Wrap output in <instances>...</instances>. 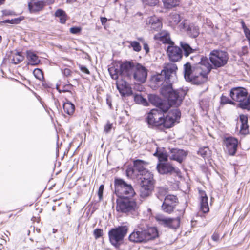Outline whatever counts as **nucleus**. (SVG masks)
Wrapping results in <instances>:
<instances>
[{
  "instance_id": "1",
  "label": "nucleus",
  "mask_w": 250,
  "mask_h": 250,
  "mask_svg": "<svg viewBox=\"0 0 250 250\" xmlns=\"http://www.w3.org/2000/svg\"><path fill=\"white\" fill-rule=\"evenodd\" d=\"M195 61L200 62L193 67L189 62L184 65V75L186 81L195 84H201L207 81V76L212 68L208 58L197 55L191 57Z\"/></svg>"
},
{
  "instance_id": "2",
  "label": "nucleus",
  "mask_w": 250,
  "mask_h": 250,
  "mask_svg": "<svg viewBox=\"0 0 250 250\" xmlns=\"http://www.w3.org/2000/svg\"><path fill=\"white\" fill-rule=\"evenodd\" d=\"M158 236L157 229L154 227H148L144 222L136 226L129 235L128 239L132 242L141 243L154 239Z\"/></svg>"
},
{
  "instance_id": "3",
  "label": "nucleus",
  "mask_w": 250,
  "mask_h": 250,
  "mask_svg": "<svg viewBox=\"0 0 250 250\" xmlns=\"http://www.w3.org/2000/svg\"><path fill=\"white\" fill-rule=\"evenodd\" d=\"M229 95L233 101L238 103V107L250 111V93L248 94L247 89L242 87H233L230 90Z\"/></svg>"
},
{
  "instance_id": "4",
  "label": "nucleus",
  "mask_w": 250,
  "mask_h": 250,
  "mask_svg": "<svg viewBox=\"0 0 250 250\" xmlns=\"http://www.w3.org/2000/svg\"><path fill=\"white\" fill-rule=\"evenodd\" d=\"M116 203L117 211L131 215L133 217L138 215V207L133 197L119 198L116 200Z\"/></svg>"
},
{
  "instance_id": "5",
  "label": "nucleus",
  "mask_w": 250,
  "mask_h": 250,
  "mask_svg": "<svg viewBox=\"0 0 250 250\" xmlns=\"http://www.w3.org/2000/svg\"><path fill=\"white\" fill-rule=\"evenodd\" d=\"M114 187L115 193L119 198H132L136 195L132 185L122 179H115Z\"/></svg>"
},
{
  "instance_id": "6",
  "label": "nucleus",
  "mask_w": 250,
  "mask_h": 250,
  "mask_svg": "<svg viewBox=\"0 0 250 250\" xmlns=\"http://www.w3.org/2000/svg\"><path fill=\"white\" fill-rule=\"evenodd\" d=\"M128 230L127 226H120L111 229L108 232V237L111 244L118 248L123 243L125 237Z\"/></svg>"
},
{
  "instance_id": "7",
  "label": "nucleus",
  "mask_w": 250,
  "mask_h": 250,
  "mask_svg": "<svg viewBox=\"0 0 250 250\" xmlns=\"http://www.w3.org/2000/svg\"><path fill=\"white\" fill-rule=\"evenodd\" d=\"M228 59V53L225 51L214 49L210 52L209 60L214 68L224 66L227 63Z\"/></svg>"
},
{
  "instance_id": "8",
  "label": "nucleus",
  "mask_w": 250,
  "mask_h": 250,
  "mask_svg": "<svg viewBox=\"0 0 250 250\" xmlns=\"http://www.w3.org/2000/svg\"><path fill=\"white\" fill-rule=\"evenodd\" d=\"M184 212V210H180L178 215L176 218L167 217L163 215L158 214L155 217V219L161 225L170 229H177L180 226L181 219Z\"/></svg>"
},
{
  "instance_id": "9",
  "label": "nucleus",
  "mask_w": 250,
  "mask_h": 250,
  "mask_svg": "<svg viewBox=\"0 0 250 250\" xmlns=\"http://www.w3.org/2000/svg\"><path fill=\"white\" fill-rule=\"evenodd\" d=\"M167 112L159 109L151 110L146 119L148 125L151 127H161L164 123V114Z\"/></svg>"
},
{
  "instance_id": "10",
  "label": "nucleus",
  "mask_w": 250,
  "mask_h": 250,
  "mask_svg": "<svg viewBox=\"0 0 250 250\" xmlns=\"http://www.w3.org/2000/svg\"><path fill=\"white\" fill-rule=\"evenodd\" d=\"M178 68L175 63H167L166 64L161 71L164 78V82L166 83H173L176 80V71Z\"/></svg>"
},
{
  "instance_id": "11",
  "label": "nucleus",
  "mask_w": 250,
  "mask_h": 250,
  "mask_svg": "<svg viewBox=\"0 0 250 250\" xmlns=\"http://www.w3.org/2000/svg\"><path fill=\"white\" fill-rule=\"evenodd\" d=\"M181 113L179 109L174 108L170 110L165 116L164 114V123L162 124L163 128H169L173 126L175 121L181 117Z\"/></svg>"
},
{
  "instance_id": "12",
  "label": "nucleus",
  "mask_w": 250,
  "mask_h": 250,
  "mask_svg": "<svg viewBox=\"0 0 250 250\" xmlns=\"http://www.w3.org/2000/svg\"><path fill=\"white\" fill-rule=\"evenodd\" d=\"M178 203L179 201L177 196L173 195H168L165 198L161 206V209L164 212L170 214L173 211Z\"/></svg>"
},
{
  "instance_id": "13",
  "label": "nucleus",
  "mask_w": 250,
  "mask_h": 250,
  "mask_svg": "<svg viewBox=\"0 0 250 250\" xmlns=\"http://www.w3.org/2000/svg\"><path fill=\"white\" fill-rule=\"evenodd\" d=\"M135 64L128 61L121 62L119 65L120 76L126 80H131Z\"/></svg>"
},
{
  "instance_id": "14",
  "label": "nucleus",
  "mask_w": 250,
  "mask_h": 250,
  "mask_svg": "<svg viewBox=\"0 0 250 250\" xmlns=\"http://www.w3.org/2000/svg\"><path fill=\"white\" fill-rule=\"evenodd\" d=\"M147 76V69L141 64L135 63L132 73V78L134 80L140 83H144L146 81Z\"/></svg>"
},
{
  "instance_id": "15",
  "label": "nucleus",
  "mask_w": 250,
  "mask_h": 250,
  "mask_svg": "<svg viewBox=\"0 0 250 250\" xmlns=\"http://www.w3.org/2000/svg\"><path fill=\"white\" fill-rule=\"evenodd\" d=\"M158 172L163 175H171L175 173L179 174L180 170L178 168L174 167L168 162L159 163L156 167Z\"/></svg>"
},
{
  "instance_id": "16",
  "label": "nucleus",
  "mask_w": 250,
  "mask_h": 250,
  "mask_svg": "<svg viewBox=\"0 0 250 250\" xmlns=\"http://www.w3.org/2000/svg\"><path fill=\"white\" fill-rule=\"evenodd\" d=\"M148 99L149 102L156 106L159 109L163 111H167L169 109V105L166 101H163L161 98L155 94H149Z\"/></svg>"
},
{
  "instance_id": "17",
  "label": "nucleus",
  "mask_w": 250,
  "mask_h": 250,
  "mask_svg": "<svg viewBox=\"0 0 250 250\" xmlns=\"http://www.w3.org/2000/svg\"><path fill=\"white\" fill-rule=\"evenodd\" d=\"M126 80V79L121 78V80L116 82L117 88L121 95L123 96H128L132 94L131 88Z\"/></svg>"
},
{
  "instance_id": "18",
  "label": "nucleus",
  "mask_w": 250,
  "mask_h": 250,
  "mask_svg": "<svg viewBox=\"0 0 250 250\" xmlns=\"http://www.w3.org/2000/svg\"><path fill=\"white\" fill-rule=\"evenodd\" d=\"M146 163V162L143 160H136L133 162V167L131 169H128L127 170V173H129L130 171L132 172V173H135L136 171L138 173L137 175H140L142 176H144L145 174H146L147 173H150L147 169L145 168L144 167V165Z\"/></svg>"
},
{
  "instance_id": "19",
  "label": "nucleus",
  "mask_w": 250,
  "mask_h": 250,
  "mask_svg": "<svg viewBox=\"0 0 250 250\" xmlns=\"http://www.w3.org/2000/svg\"><path fill=\"white\" fill-rule=\"evenodd\" d=\"M226 149L230 155H234L238 147V140L234 137H226L224 140Z\"/></svg>"
},
{
  "instance_id": "20",
  "label": "nucleus",
  "mask_w": 250,
  "mask_h": 250,
  "mask_svg": "<svg viewBox=\"0 0 250 250\" xmlns=\"http://www.w3.org/2000/svg\"><path fill=\"white\" fill-rule=\"evenodd\" d=\"M187 154L188 152L183 149L177 148L169 149V159L172 160L176 161L180 163H181L186 158Z\"/></svg>"
},
{
  "instance_id": "21",
  "label": "nucleus",
  "mask_w": 250,
  "mask_h": 250,
  "mask_svg": "<svg viewBox=\"0 0 250 250\" xmlns=\"http://www.w3.org/2000/svg\"><path fill=\"white\" fill-rule=\"evenodd\" d=\"M146 24L153 31H159L162 28V21L155 16L148 17L146 20Z\"/></svg>"
},
{
  "instance_id": "22",
  "label": "nucleus",
  "mask_w": 250,
  "mask_h": 250,
  "mask_svg": "<svg viewBox=\"0 0 250 250\" xmlns=\"http://www.w3.org/2000/svg\"><path fill=\"white\" fill-rule=\"evenodd\" d=\"M167 52L169 60L173 62H178L183 56L182 50L178 46H168L167 47Z\"/></svg>"
},
{
  "instance_id": "23",
  "label": "nucleus",
  "mask_w": 250,
  "mask_h": 250,
  "mask_svg": "<svg viewBox=\"0 0 250 250\" xmlns=\"http://www.w3.org/2000/svg\"><path fill=\"white\" fill-rule=\"evenodd\" d=\"M179 91L178 90H173L170 94L167 97L168 100L167 103L171 106H179L182 101L183 98L180 96Z\"/></svg>"
},
{
  "instance_id": "24",
  "label": "nucleus",
  "mask_w": 250,
  "mask_h": 250,
  "mask_svg": "<svg viewBox=\"0 0 250 250\" xmlns=\"http://www.w3.org/2000/svg\"><path fill=\"white\" fill-rule=\"evenodd\" d=\"M180 45L182 52L183 51L184 55L186 57H188L191 54L195 53L198 54L200 53V49L199 48L195 47V48H193L189 44L185 42H180Z\"/></svg>"
},
{
  "instance_id": "25",
  "label": "nucleus",
  "mask_w": 250,
  "mask_h": 250,
  "mask_svg": "<svg viewBox=\"0 0 250 250\" xmlns=\"http://www.w3.org/2000/svg\"><path fill=\"white\" fill-rule=\"evenodd\" d=\"M140 179L141 180L140 185L154 188L155 181L153 178V175L151 172L145 174L144 176H142Z\"/></svg>"
},
{
  "instance_id": "26",
  "label": "nucleus",
  "mask_w": 250,
  "mask_h": 250,
  "mask_svg": "<svg viewBox=\"0 0 250 250\" xmlns=\"http://www.w3.org/2000/svg\"><path fill=\"white\" fill-rule=\"evenodd\" d=\"M200 196V208L204 213H207L209 211V207L208 202V197L204 191L200 190L199 191Z\"/></svg>"
},
{
  "instance_id": "27",
  "label": "nucleus",
  "mask_w": 250,
  "mask_h": 250,
  "mask_svg": "<svg viewBox=\"0 0 250 250\" xmlns=\"http://www.w3.org/2000/svg\"><path fill=\"white\" fill-rule=\"evenodd\" d=\"M46 3V2L44 0L32 1L28 4L29 9L32 12L40 11L43 9Z\"/></svg>"
},
{
  "instance_id": "28",
  "label": "nucleus",
  "mask_w": 250,
  "mask_h": 250,
  "mask_svg": "<svg viewBox=\"0 0 250 250\" xmlns=\"http://www.w3.org/2000/svg\"><path fill=\"white\" fill-rule=\"evenodd\" d=\"M155 40H159L163 43L173 44V42L171 41L170 36L168 33L164 31L158 33L154 36Z\"/></svg>"
},
{
  "instance_id": "29",
  "label": "nucleus",
  "mask_w": 250,
  "mask_h": 250,
  "mask_svg": "<svg viewBox=\"0 0 250 250\" xmlns=\"http://www.w3.org/2000/svg\"><path fill=\"white\" fill-rule=\"evenodd\" d=\"M240 121L241 123L240 132L243 134H246L248 133L249 126L248 125V117L246 115H240Z\"/></svg>"
},
{
  "instance_id": "30",
  "label": "nucleus",
  "mask_w": 250,
  "mask_h": 250,
  "mask_svg": "<svg viewBox=\"0 0 250 250\" xmlns=\"http://www.w3.org/2000/svg\"><path fill=\"white\" fill-rule=\"evenodd\" d=\"M27 58L29 60V65H37L40 62V60L39 59L38 56L30 51L26 52Z\"/></svg>"
},
{
  "instance_id": "31",
  "label": "nucleus",
  "mask_w": 250,
  "mask_h": 250,
  "mask_svg": "<svg viewBox=\"0 0 250 250\" xmlns=\"http://www.w3.org/2000/svg\"><path fill=\"white\" fill-rule=\"evenodd\" d=\"M172 84L164 83L162 85L160 93L165 98H167L170 93L174 90L172 88Z\"/></svg>"
},
{
  "instance_id": "32",
  "label": "nucleus",
  "mask_w": 250,
  "mask_h": 250,
  "mask_svg": "<svg viewBox=\"0 0 250 250\" xmlns=\"http://www.w3.org/2000/svg\"><path fill=\"white\" fill-rule=\"evenodd\" d=\"M151 83L155 85V87H159L163 85L164 83H166L164 82V78L161 73L153 76L151 78Z\"/></svg>"
},
{
  "instance_id": "33",
  "label": "nucleus",
  "mask_w": 250,
  "mask_h": 250,
  "mask_svg": "<svg viewBox=\"0 0 250 250\" xmlns=\"http://www.w3.org/2000/svg\"><path fill=\"white\" fill-rule=\"evenodd\" d=\"M146 187L147 186L140 185V196L142 198H146L149 196L154 190V188H153Z\"/></svg>"
},
{
  "instance_id": "34",
  "label": "nucleus",
  "mask_w": 250,
  "mask_h": 250,
  "mask_svg": "<svg viewBox=\"0 0 250 250\" xmlns=\"http://www.w3.org/2000/svg\"><path fill=\"white\" fill-rule=\"evenodd\" d=\"M187 34L192 38H196L199 34V28L198 26L191 24L187 29Z\"/></svg>"
},
{
  "instance_id": "35",
  "label": "nucleus",
  "mask_w": 250,
  "mask_h": 250,
  "mask_svg": "<svg viewBox=\"0 0 250 250\" xmlns=\"http://www.w3.org/2000/svg\"><path fill=\"white\" fill-rule=\"evenodd\" d=\"M55 16L59 18V21L62 24L65 23L67 20V16L65 12L61 9H59L56 11Z\"/></svg>"
},
{
  "instance_id": "36",
  "label": "nucleus",
  "mask_w": 250,
  "mask_h": 250,
  "mask_svg": "<svg viewBox=\"0 0 250 250\" xmlns=\"http://www.w3.org/2000/svg\"><path fill=\"white\" fill-rule=\"evenodd\" d=\"M11 62L14 64H17L22 62L24 60V56L20 52H16L13 53L11 57Z\"/></svg>"
},
{
  "instance_id": "37",
  "label": "nucleus",
  "mask_w": 250,
  "mask_h": 250,
  "mask_svg": "<svg viewBox=\"0 0 250 250\" xmlns=\"http://www.w3.org/2000/svg\"><path fill=\"white\" fill-rule=\"evenodd\" d=\"M63 107L64 112L68 115H72L74 112L75 105L70 102L64 103Z\"/></svg>"
},
{
  "instance_id": "38",
  "label": "nucleus",
  "mask_w": 250,
  "mask_h": 250,
  "mask_svg": "<svg viewBox=\"0 0 250 250\" xmlns=\"http://www.w3.org/2000/svg\"><path fill=\"white\" fill-rule=\"evenodd\" d=\"M197 154L204 158H209L211 156V151L208 147H203L199 149Z\"/></svg>"
},
{
  "instance_id": "39",
  "label": "nucleus",
  "mask_w": 250,
  "mask_h": 250,
  "mask_svg": "<svg viewBox=\"0 0 250 250\" xmlns=\"http://www.w3.org/2000/svg\"><path fill=\"white\" fill-rule=\"evenodd\" d=\"M164 5L166 8L171 9L179 5L178 0H163Z\"/></svg>"
},
{
  "instance_id": "40",
  "label": "nucleus",
  "mask_w": 250,
  "mask_h": 250,
  "mask_svg": "<svg viewBox=\"0 0 250 250\" xmlns=\"http://www.w3.org/2000/svg\"><path fill=\"white\" fill-rule=\"evenodd\" d=\"M111 77L114 80H117L120 76L119 68L111 67L108 69Z\"/></svg>"
},
{
  "instance_id": "41",
  "label": "nucleus",
  "mask_w": 250,
  "mask_h": 250,
  "mask_svg": "<svg viewBox=\"0 0 250 250\" xmlns=\"http://www.w3.org/2000/svg\"><path fill=\"white\" fill-rule=\"evenodd\" d=\"M30 229H31V230H28V235H30V234L31 233V230H33L34 235L30 238V240H31L32 241H35L37 242L39 240V237L40 233V229H35V228L34 227L32 228V227H30Z\"/></svg>"
},
{
  "instance_id": "42",
  "label": "nucleus",
  "mask_w": 250,
  "mask_h": 250,
  "mask_svg": "<svg viewBox=\"0 0 250 250\" xmlns=\"http://www.w3.org/2000/svg\"><path fill=\"white\" fill-rule=\"evenodd\" d=\"M72 88V85L71 84H66L62 86V88L61 89L57 85L56 89L58 90L59 93L62 92H71V90Z\"/></svg>"
},
{
  "instance_id": "43",
  "label": "nucleus",
  "mask_w": 250,
  "mask_h": 250,
  "mask_svg": "<svg viewBox=\"0 0 250 250\" xmlns=\"http://www.w3.org/2000/svg\"><path fill=\"white\" fill-rule=\"evenodd\" d=\"M33 74L34 76L39 80L44 79L43 72L39 68H36L33 71Z\"/></svg>"
},
{
  "instance_id": "44",
  "label": "nucleus",
  "mask_w": 250,
  "mask_h": 250,
  "mask_svg": "<svg viewBox=\"0 0 250 250\" xmlns=\"http://www.w3.org/2000/svg\"><path fill=\"white\" fill-rule=\"evenodd\" d=\"M130 43V46L133 48L134 51L139 52L141 50V46L140 43L136 41L128 42Z\"/></svg>"
},
{
  "instance_id": "45",
  "label": "nucleus",
  "mask_w": 250,
  "mask_h": 250,
  "mask_svg": "<svg viewBox=\"0 0 250 250\" xmlns=\"http://www.w3.org/2000/svg\"><path fill=\"white\" fill-rule=\"evenodd\" d=\"M22 20H23V17H19L17 18H15L12 20H4L3 22L4 23H8L12 24H19Z\"/></svg>"
},
{
  "instance_id": "46",
  "label": "nucleus",
  "mask_w": 250,
  "mask_h": 250,
  "mask_svg": "<svg viewBox=\"0 0 250 250\" xmlns=\"http://www.w3.org/2000/svg\"><path fill=\"white\" fill-rule=\"evenodd\" d=\"M221 104H234V102L231 100L229 99L228 97L222 95L221 97Z\"/></svg>"
},
{
  "instance_id": "47",
  "label": "nucleus",
  "mask_w": 250,
  "mask_h": 250,
  "mask_svg": "<svg viewBox=\"0 0 250 250\" xmlns=\"http://www.w3.org/2000/svg\"><path fill=\"white\" fill-rule=\"evenodd\" d=\"M168 156L166 153L161 152L158 155V160L159 163L167 162Z\"/></svg>"
},
{
  "instance_id": "48",
  "label": "nucleus",
  "mask_w": 250,
  "mask_h": 250,
  "mask_svg": "<svg viewBox=\"0 0 250 250\" xmlns=\"http://www.w3.org/2000/svg\"><path fill=\"white\" fill-rule=\"evenodd\" d=\"M93 235L95 239L102 237L103 235V230L101 229H96L93 231Z\"/></svg>"
},
{
  "instance_id": "49",
  "label": "nucleus",
  "mask_w": 250,
  "mask_h": 250,
  "mask_svg": "<svg viewBox=\"0 0 250 250\" xmlns=\"http://www.w3.org/2000/svg\"><path fill=\"white\" fill-rule=\"evenodd\" d=\"M143 2L146 5L153 6L159 3V0H145Z\"/></svg>"
},
{
  "instance_id": "50",
  "label": "nucleus",
  "mask_w": 250,
  "mask_h": 250,
  "mask_svg": "<svg viewBox=\"0 0 250 250\" xmlns=\"http://www.w3.org/2000/svg\"><path fill=\"white\" fill-rule=\"evenodd\" d=\"M135 99L139 102H140V104H142L145 105V106H147L148 105V103L147 102V100L144 98L142 96H140L136 97L135 98Z\"/></svg>"
},
{
  "instance_id": "51",
  "label": "nucleus",
  "mask_w": 250,
  "mask_h": 250,
  "mask_svg": "<svg viewBox=\"0 0 250 250\" xmlns=\"http://www.w3.org/2000/svg\"><path fill=\"white\" fill-rule=\"evenodd\" d=\"M166 191L164 188L160 187L158 188V192L156 194L157 197L160 199L161 196H164L166 194Z\"/></svg>"
},
{
  "instance_id": "52",
  "label": "nucleus",
  "mask_w": 250,
  "mask_h": 250,
  "mask_svg": "<svg viewBox=\"0 0 250 250\" xmlns=\"http://www.w3.org/2000/svg\"><path fill=\"white\" fill-rule=\"evenodd\" d=\"M172 20L174 23L177 24L181 21L180 16L177 14H174L172 16Z\"/></svg>"
},
{
  "instance_id": "53",
  "label": "nucleus",
  "mask_w": 250,
  "mask_h": 250,
  "mask_svg": "<svg viewBox=\"0 0 250 250\" xmlns=\"http://www.w3.org/2000/svg\"><path fill=\"white\" fill-rule=\"evenodd\" d=\"M104 188V185H100L98 192V195L100 200H101L103 197V191Z\"/></svg>"
},
{
  "instance_id": "54",
  "label": "nucleus",
  "mask_w": 250,
  "mask_h": 250,
  "mask_svg": "<svg viewBox=\"0 0 250 250\" xmlns=\"http://www.w3.org/2000/svg\"><path fill=\"white\" fill-rule=\"evenodd\" d=\"M81 31V28L78 27H73L70 29V32L72 34H78Z\"/></svg>"
},
{
  "instance_id": "55",
  "label": "nucleus",
  "mask_w": 250,
  "mask_h": 250,
  "mask_svg": "<svg viewBox=\"0 0 250 250\" xmlns=\"http://www.w3.org/2000/svg\"><path fill=\"white\" fill-rule=\"evenodd\" d=\"M112 127V124L110 123L109 122L107 123L106 125L104 126V131L106 133H108L110 131Z\"/></svg>"
},
{
  "instance_id": "56",
  "label": "nucleus",
  "mask_w": 250,
  "mask_h": 250,
  "mask_svg": "<svg viewBox=\"0 0 250 250\" xmlns=\"http://www.w3.org/2000/svg\"><path fill=\"white\" fill-rule=\"evenodd\" d=\"M3 14L5 16L16 15L15 13L11 10H5L2 11Z\"/></svg>"
},
{
  "instance_id": "57",
  "label": "nucleus",
  "mask_w": 250,
  "mask_h": 250,
  "mask_svg": "<svg viewBox=\"0 0 250 250\" xmlns=\"http://www.w3.org/2000/svg\"><path fill=\"white\" fill-rule=\"evenodd\" d=\"M106 103L108 105L110 108H112V100L110 95H107L106 96Z\"/></svg>"
},
{
  "instance_id": "58",
  "label": "nucleus",
  "mask_w": 250,
  "mask_h": 250,
  "mask_svg": "<svg viewBox=\"0 0 250 250\" xmlns=\"http://www.w3.org/2000/svg\"><path fill=\"white\" fill-rule=\"evenodd\" d=\"M79 68H80V70L83 73H85L87 74H89L90 73L89 71L86 68V66H83V65H80Z\"/></svg>"
},
{
  "instance_id": "59",
  "label": "nucleus",
  "mask_w": 250,
  "mask_h": 250,
  "mask_svg": "<svg viewBox=\"0 0 250 250\" xmlns=\"http://www.w3.org/2000/svg\"><path fill=\"white\" fill-rule=\"evenodd\" d=\"M245 35L246 37L249 42V44L250 45V30L248 29L246 30L245 32H244Z\"/></svg>"
},
{
  "instance_id": "60",
  "label": "nucleus",
  "mask_w": 250,
  "mask_h": 250,
  "mask_svg": "<svg viewBox=\"0 0 250 250\" xmlns=\"http://www.w3.org/2000/svg\"><path fill=\"white\" fill-rule=\"evenodd\" d=\"M211 238L214 241L218 242L219 240V235L217 233L214 232L211 236Z\"/></svg>"
},
{
  "instance_id": "61",
  "label": "nucleus",
  "mask_w": 250,
  "mask_h": 250,
  "mask_svg": "<svg viewBox=\"0 0 250 250\" xmlns=\"http://www.w3.org/2000/svg\"><path fill=\"white\" fill-rule=\"evenodd\" d=\"M71 73H72L71 71L70 70V69H69L68 68H65L63 70V75L66 77H68V76H70Z\"/></svg>"
},
{
  "instance_id": "62",
  "label": "nucleus",
  "mask_w": 250,
  "mask_h": 250,
  "mask_svg": "<svg viewBox=\"0 0 250 250\" xmlns=\"http://www.w3.org/2000/svg\"><path fill=\"white\" fill-rule=\"evenodd\" d=\"M143 48L145 50L146 54H147L149 53V46L147 44V43H146V42H144L143 43Z\"/></svg>"
},
{
  "instance_id": "63",
  "label": "nucleus",
  "mask_w": 250,
  "mask_h": 250,
  "mask_svg": "<svg viewBox=\"0 0 250 250\" xmlns=\"http://www.w3.org/2000/svg\"><path fill=\"white\" fill-rule=\"evenodd\" d=\"M100 19H101V21L102 24L103 25H105V23L107 21V18L105 17H101Z\"/></svg>"
},
{
  "instance_id": "64",
  "label": "nucleus",
  "mask_w": 250,
  "mask_h": 250,
  "mask_svg": "<svg viewBox=\"0 0 250 250\" xmlns=\"http://www.w3.org/2000/svg\"><path fill=\"white\" fill-rule=\"evenodd\" d=\"M241 23L242 25V27L244 30V32H245V31H246V30H248L249 29L246 26V25L243 21H242L241 22Z\"/></svg>"
}]
</instances>
